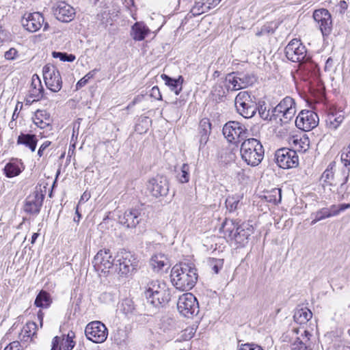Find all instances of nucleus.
I'll return each mask as SVG.
<instances>
[{
    "label": "nucleus",
    "instance_id": "obj_58",
    "mask_svg": "<svg viewBox=\"0 0 350 350\" xmlns=\"http://www.w3.org/2000/svg\"><path fill=\"white\" fill-rule=\"evenodd\" d=\"M61 341V338L59 336H55L53 338L52 345L51 350H61V348L59 347V342Z\"/></svg>",
    "mask_w": 350,
    "mask_h": 350
},
{
    "label": "nucleus",
    "instance_id": "obj_10",
    "mask_svg": "<svg viewBox=\"0 0 350 350\" xmlns=\"http://www.w3.org/2000/svg\"><path fill=\"white\" fill-rule=\"evenodd\" d=\"M85 334L88 340L95 343H101L106 340L108 330L100 321H92L87 325Z\"/></svg>",
    "mask_w": 350,
    "mask_h": 350
},
{
    "label": "nucleus",
    "instance_id": "obj_40",
    "mask_svg": "<svg viewBox=\"0 0 350 350\" xmlns=\"http://www.w3.org/2000/svg\"><path fill=\"white\" fill-rule=\"evenodd\" d=\"M335 166L336 163L334 161L331 162L321 175V179L323 180V182L327 183L329 185L336 184V183H334V168Z\"/></svg>",
    "mask_w": 350,
    "mask_h": 350
},
{
    "label": "nucleus",
    "instance_id": "obj_62",
    "mask_svg": "<svg viewBox=\"0 0 350 350\" xmlns=\"http://www.w3.org/2000/svg\"><path fill=\"white\" fill-rule=\"evenodd\" d=\"M350 208V204H342L339 205V206H336V211H338V215L340 212L346 210L347 208Z\"/></svg>",
    "mask_w": 350,
    "mask_h": 350
},
{
    "label": "nucleus",
    "instance_id": "obj_63",
    "mask_svg": "<svg viewBox=\"0 0 350 350\" xmlns=\"http://www.w3.org/2000/svg\"><path fill=\"white\" fill-rule=\"evenodd\" d=\"M7 38V32L0 26V43Z\"/></svg>",
    "mask_w": 350,
    "mask_h": 350
},
{
    "label": "nucleus",
    "instance_id": "obj_16",
    "mask_svg": "<svg viewBox=\"0 0 350 350\" xmlns=\"http://www.w3.org/2000/svg\"><path fill=\"white\" fill-rule=\"evenodd\" d=\"M147 189L155 198L166 196L169 191V183L165 176H157L148 181Z\"/></svg>",
    "mask_w": 350,
    "mask_h": 350
},
{
    "label": "nucleus",
    "instance_id": "obj_54",
    "mask_svg": "<svg viewBox=\"0 0 350 350\" xmlns=\"http://www.w3.org/2000/svg\"><path fill=\"white\" fill-rule=\"evenodd\" d=\"M239 350H263L261 347L258 345L252 343H246L241 345Z\"/></svg>",
    "mask_w": 350,
    "mask_h": 350
},
{
    "label": "nucleus",
    "instance_id": "obj_49",
    "mask_svg": "<svg viewBox=\"0 0 350 350\" xmlns=\"http://www.w3.org/2000/svg\"><path fill=\"white\" fill-rule=\"evenodd\" d=\"M96 70H92L90 71L88 74H86L83 78H81L76 85L77 89L81 88L82 87L85 86L88 81L91 79H92L95 74H96Z\"/></svg>",
    "mask_w": 350,
    "mask_h": 350
},
{
    "label": "nucleus",
    "instance_id": "obj_22",
    "mask_svg": "<svg viewBox=\"0 0 350 350\" xmlns=\"http://www.w3.org/2000/svg\"><path fill=\"white\" fill-rule=\"evenodd\" d=\"M33 123L40 129L52 130V120L51 115L46 110L38 109L32 118Z\"/></svg>",
    "mask_w": 350,
    "mask_h": 350
},
{
    "label": "nucleus",
    "instance_id": "obj_2",
    "mask_svg": "<svg viewBox=\"0 0 350 350\" xmlns=\"http://www.w3.org/2000/svg\"><path fill=\"white\" fill-rule=\"evenodd\" d=\"M241 159L249 165H258L264 157V148L259 140L248 138L244 140L240 148Z\"/></svg>",
    "mask_w": 350,
    "mask_h": 350
},
{
    "label": "nucleus",
    "instance_id": "obj_61",
    "mask_svg": "<svg viewBox=\"0 0 350 350\" xmlns=\"http://www.w3.org/2000/svg\"><path fill=\"white\" fill-rule=\"evenodd\" d=\"M338 6L340 8V12L341 14H344L346 10L348 8L347 3L344 0H342L339 2Z\"/></svg>",
    "mask_w": 350,
    "mask_h": 350
},
{
    "label": "nucleus",
    "instance_id": "obj_17",
    "mask_svg": "<svg viewBox=\"0 0 350 350\" xmlns=\"http://www.w3.org/2000/svg\"><path fill=\"white\" fill-rule=\"evenodd\" d=\"M314 20L319 24L323 36H329L332 30L331 14L326 9L317 10L313 13Z\"/></svg>",
    "mask_w": 350,
    "mask_h": 350
},
{
    "label": "nucleus",
    "instance_id": "obj_7",
    "mask_svg": "<svg viewBox=\"0 0 350 350\" xmlns=\"http://www.w3.org/2000/svg\"><path fill=\"white\" fill-rule=\"evenodd\" d=\"M177 308L181 315L191 318L199 312V305L196 297L191 293H185L180 296Z\"/></svg>",
    "mask_w": 350,
    "mask_h": 350
},
{
    "label": "nucleus",
    "instance_id": "obj_13",
    "mask_svg": "<svg viewBox=\"0 0 350 350\" xmlns=\"http://www.w3.org/2000/svg\"><path fill=\"white\" fill-rule=\"evenodd\" d=\"M319 116L312 111L302 110L295 120L296 126L303 131H309L317 126Z\"/></svg>",
    "mask_w": 350,
    "mask_h": 350
},
{
    "label": "nucleus",
    "instance_id": "obj_52",
    "mask_svg": "<svg viewBox=\"0 0 350 350\" xmlns=\"http://www.w3.org/2000/svg\"><path fill=\"white\" fill-rule=\"evenodd\" d=\"M273 32H274V29L272 27V24L268 23V24H265L262 27H261L260 29L258 30L256 33V36H264V35H269L270 33H273Z\"/></svg>",
    "mask_w": 350,
    "mask_h": 350
},
{
    "label": "nucleus",
    "instance_id": "obj_15",
    "mask_svg": "<svg viewBox=\"0 0 350 350\" xmlns=\"http://www.w3.org/2000/svg\"><path fill=\"white\" fill-rule=\"evenodd\" d=\"M44 199V195L42 191H34L25 199L23 206L24 211L30 215H38L42 206Z\"/></svg>",
    "mask_w": 350,
    "mask_h": 350
},
{
    "label": "nucleus",
    "instance_id": "obj_9",
    "mask_svg": "<svg viewBox=\"0 0 350 350\" xmlns=\"http://www.w3.org/2000/svg\"><path fill=\"white\" fill-rule=\"evenodd\" d=\"M275 159L278 165L283 169L295 167L299 164L296 151L288 148L278 150L275 154Z\"/></svg>",
    "mask_w": 350,
    "mask_h": 350
},
{
    "label": "nucleus",
    "instance_id": "obj_43",
    "mask_svg": "<svg viewBox=\"0 0 350 350\" xmlns=\"http://www.w3.org/2000/svg\"><path fill=\"white\" fill-rule=\"evenodd\" d=\"M3 171L5 176L8 178L16 176L21 172L18 166L12 163H7L3 169Z\"/></svg>",
    "mask_w": 350,
    "mask_h": 350
},
{
    "label": "nucleus",
    "instance_id": "obj_33",
    "mask_svg": "<svg viewBox=\"0 0 350 350\" xmlns=\"http://www.w3.org/2000/svg\"><path fill=\"white\" fill-rule=\"evenodd\" d=\"M239 225L233 220L226 219L220 228V231L224 233L225 238L231 241Z\"/></svg>",
    "mask_w": 350,
    "mask_h": 350
},
{
    "label": "nucleus",
    "instance_id": "obj_42",
    "mask_svg": "<svg viewBox=\"0 0 350 350\" xmlns=\"http://www.w3.org/2000/svg\"><path fill=\"white\" fill-rule=\"evenodd\" d=\"M241 196L239 195L229 196L227 197L225 204L229 212L235 211L239 206Z\"/></svg>",
    "mask_w": 350,
    "mask_h": 350
},
{
    "label": "nucleus",
    "instance_id": "obj_47",
    "mask_svg": "<svg viewBox=\"0 0 350 350\" xmlns=\"http://www.w3.org/2000/svg\"><path fill=\"white\" fill-rule=\"evenodd\" d=\"M75 334L73 332H69L66 339H63L62 346L64 350H72L75 346V342L73 340Z\"/></svg>",
    "mask_w": 350,
    "mask_h": 350
},
{
    "label": "nucleus",
    "instance_id": "obj_38",
    "mask_svg": "<svg viewBox=\"0 0 350 350\" xmlns=\"http://www.w3.org/2000/svg\"><path fill=\"white\" fill-rule=\"evenodd\" d=\"M262 198L268 202L273 204H277L282 200V190L279 188H274L270 191H266Z\"/></svg>",
    "mask_w": 350,
    "mask_h": 350
},
{
    "label": "nucleus",
    "instance_id": "obj_27",
    "mask_svg": "<svg viewBox=\"0 0 350 350\" xmlns=\"http://www.w3.org/2000/svg\"><path fill=\"white\" fill-rule=\"evenodd\" d=\"M29 97L34 100H40L44 98V88L39 77L35 74L31 78V88L29 91Z\"/></svg>",
    "mask_w": 350,
    "mask_h": 350
},
{
    "label": "nucleus",
    "instance_id": "obj_24",
    "mask_svg": "<svg viewBox=\"0 0 350 350\" xmlns=\"http://www.w3.org/2000/svg\"><path fill=\"white\" fill-rule=\"evenodd\" d=\"M211 124L208 118H202L199 124V148L204 147L208 141Z\"/></svg>",
    "mask_w": 350,
    "mask_h": 350
},
{
    "label": "nucleus",
    "instance_id": "obj_19",
    "mask_svg": "<svg viewBox=\"0 0 350 350\" xmlns=\"http://www.w3.org/2000/svg\"><path fill=\"white\" fill-rule=\"evenodd\" d=\"M141 211L137 208H131L124 211L119 216V223L126 228H135L142 220Z\"/></svg>",
    "mask_w": 350,
    "mask_h": 350
},
{
    "label": "nucleus",
    "instance_id": "obj_20",
    "mask_svg": "<svg viewBox=\"0 0 350 350\" xmlns=\"http://www.w3.org/2000/svg\"><path fill=\"white\" fill-rule=\"evenodd\" d=\"M252 232V226L247 224L242 223L235 230L231 241H234L238 247H244L248 243L249 237Z\"/></svg>",
    "mask_w": 350,
    "mask_h": 350
},
{
    "label": "nucleus",
    "instance_id": "obj_23",
    "mask_svg": "<svg viewBox=\"0 0 350 350\" xmlns=\"http://www.w3.org/2000/svg\"><path fill=\"white\" fill-rule=\"evenodd\" d=\"M345 118V112L336 109H330L326 118V125L329 129L336 130Z\"/></svg>",
    "mask_w": 350,
    "mask_h": 350
},
{
    "label": "nucleus",
    "instance_id": "obj_64",
    "mask_svg": "<svg viewBox=\"0 0 350 350\" xmlns=\"http://www.w3.org/2000/svg\"><path fill=\"white\" fill-rule=\"evenodd\" d=\"M237 176L239 178V180H244L245 178V171L244 170H241L239 172H237Z\"/></svg>",
    "mask_w": 350,
    "mask_h": 350
},
{
    "label": "nucleus",
    "instance_id": "obj_30",
    "mask_svg": "<svg viewBox=\"0 0 350 350\" xmlns=\"http://www.w3.org/2000/svg\"><path fill=\"white\" fill-rule=\"evenodd\" d=\"M37 325L33 321L27 322L23 327L19 338L21 341H32L33 338L36 336Z\"/></svg>",
    "mask_w": 350,
    "mask_h": 350
},
{
    "label": "nucleus",
    "instance_id": "obj_60",
    "mask_svg": "<svg viewBox=\"0 0 350 350\" xmlns=\"http://www.w3.org/2000/svg\"><path fill=\"white\" fill-rule=\"evenodd\" d=\"M51 144V142L49 141H46L44 142L40 147L38 151V154L39 157H42L43 155V152L44 150L48 148Z\"/></svg>",
    "mask_w": 350,
    "mask_h": 350
},
{
    "label": "nucleus",
    "instance_id": "obj_37",
    "mask_svg": "<svg viewBox=\"0 0 350 350\" xmlns=\"http://www.w3.org/2000/svg\"><path fill=\"white\" fill-rule=\"evenodd\" d=\"M241 86L245 88L253 85L257 80L256 77L252 72H243L237 71V77Z\"/></svg>",
    "mask_w": 350,
    "mask_h": 350
},
{
    "label": "nucleus",
    "instance_id": "obj_57",
    "mask_svg": "<svg viewBox=\"0 0 350 350\" xmlns=\"http://www.w3.org/2000/svg\"><path fill=\"white\" fill-rule=\"evenodd\" d=\"M221 0H207L206 4L204 6H206L204 9L210 10L212 8H214L216 5H217Z\"/></svg>",
    "mask_w": 350,
    "mask_h": 350
},
{
    "label": "nucleus",
    "instance_id": "obj_50",
    "mask_svg": "<svg viewBox=\"0 0 350 350\" xmlns=\"http://www.w3.org/2000/svg\"><path fill=\"white\" fill-rule=\"evenodd\" d=\"M206 2H196L195 5L192 8L191 12L194 16H198L202 13L208 12V10L204 9L206 7L204 6Z\"/></svg>",
    "mask_w": 350,
    "mask_h": 350
},
{
    "label": "nucleus",
    "instance_id": "obj_26",
    "mask_svg": "<svg viewBox=\"0 0 350 350\" xmlns=\"http://www.w3.org/2000/svg\"><path fill=\"white\" fill-rule=\"evenodd\" d=\"M150 30L144 22H136L131 27V36L136 41H142L145 39Z\"/></svg>",
    "mask_w": 350,
    "mask_h": 350
},
{
    "label": "nucleus",
    "instance_id": "obj_55",
    "mask_svg": "<svg viewBox=\"0 0 350 350\" xmlns=\"http://www.w3.org/2000/svg\"><path fill=\"white\" fill-rule=\"evenodd\" d=\"M150 96L157 100H162V96L160 92V90L157 86H154L151 89Z\"/></svg>",
    "mask_w": 350,
    "mask_h": 350
},
{
    "label": "nucleus",
    "instance_id": "obj_5",
    "mask_svg": "<svg viewBox=\"0 0 350 350\" xmlns=\"http://www.w3.org/2000/svg\"><path fill=\"white\" fill-rule=\"evenodd\" d=\"M237 112L245 118H252L258 110L254 96L250 95L247 91L240 92L234 100Z\"/></svg>",
    "mask_w": 350,
    "mask_h": 350
},
{
    "label": "nucleus",
    "instance_id": "obj_51",
    "mask_svg": "<svg viewBox=\"0 0 350 350\" xmlns=\"http://www.w3.org/2000/svg\"><path fill=\"white\" fill-rule=\"evenodd\" d=\"M224 265V260L219 258H213L210 261V265L215 273H218Z\"/></svg>",
    "mask_w": 350,
    "mask_h": 350
},
{
    "label": "nucleus",
    "instance_id": "obj_46",
    "mask_svg": "<svg viewBox=\"0 0 350 350\" xmlns=\"http://www.w3.org/2000/svg\"><path fill=\"white\" fill-rule=\"evenodd\" d=\"M53 58H59L62 62H72L75 60L76 57L73 54H68L65 52L53 51L52 53Z\"/></svg>",
    "mask_w": 350,
    "mask_h": 350
},
{
    "label": "nucleus",
    "instance_id": "obj_1",
    "mask_svg": "<svg viewBox=\"0 0 350 350\" xmlns=\"http://www.w3.org/2000/svg\"><path fill=\"white\" fill-rule=\"evenodd\" d=\"M170 278L172 284L176 289L188 291L195 286L198 274L194 265L181 262L172 267Z\"/></svg>",
    "mask_w": 350,
    "mask_h": 350
},
{
    "label": "nucleus",
    "instance_id": "obj_29",
    "mask_svg": "<svg viewBox=\"0 0 350 350\" xmlns=\"http://www.w3.org/2000/svg\"><path fill=\"white\" fill-rule=\"evenodd\" d=\"M161 78L165 81V84L167 85L176 95H178L182 91V85L184 81L182 76H179L177 79H174L165 74H162Z\"/></svg>",
    "mask_w": 350,
    "mask_h": 350
},
{
    "label": "nucleus",
    "instance_id": "obj_18",
    "mask_svg": "<svg viewBox=\"0 0 350 350\" xmlns=\"http://www.w3.org/2000/svg\"><path fill=\"white\" fill-rule=\"evenodd\" d=\"M52 10L55 18L61 22L69 23L75 18V9L65 1L57 2Z\"/></svg>",
    "mask_w": 350,
    "mask_h": 350
},
{
    "label": "nucleus",
    "instance_id": "obj_56",
    "mask_svg": "<svg viewBox=\"0 0 350 350\" xmlns=\"http://www.w3.org/2000/svg\"><path fill=\"white\" fill-rule=\"evenodd\" d=\"M4 350H22V349L18 341H14L6 346Z\"/></svg>",
    "mask_w": 350,
    "mask_h": 350
},
{
    "label": "nucleus",
    "instance_id": "obj_48",
    "mask_svg": "<svg viewBox=\"0 0 350 350\" xmlns=\"http://www.w3.org/2000/svg\"><path fill=\"white\" fill-rule=\"evenodd\" d=\"M127 338V331L123 328H118L114 334V340L118 345H122Z\"/></svg>",
    "mask_w": 350,
    "mask_h": 350
},
{
    "label": "nucleus",
    "instance_id": "obj_28",
    "mask_svg": "<svg viewBox=\"0 0 350 350\" xmlns=\"http://www.w3.org/2000/svg\"><path fill=\"white\" fill-rule=\"evenodd\" d=\"M312 336L310 332L304 330L301 338H297V340L292 345L291 350H311L310 337Z\"/></svg>",
    "mask_w": 350,
    "mask_h": 350
},
{
    "label": "nucleus",
    "instance_id": "obj_53",
    "mask_svg": "<svg viewBox=\"0 0 350 350\" xmlns=\"http://www.w3.org/2000/svg\"><path fill=\"white\" fill-rule=\"evenodd\" d=\"M18 56V51L14 48H11L6 52H5L4 57L7 60H14Z\"/></svg>",
    "mask_w": 350,
    "mask_h": 350
},
{
    "label": "nucleus",
    "instance_id": "obj_4",
    "mask_svg": "<svg viewBox=\"0 0 350 350\" xmlns=\"http://www.w3.org/2000/svg\"><path fill=\"white\" fill-rule=\"evenodd\" d=\"M296 113V103L295 100L290 97L284 98L271 111V120L280 121L284 124L290 122Z\"/></svg>",
    "mask_w": 350,
    "mask_h": 350
},
{
    "label": "nucleus",
    "instance_id": "obj_32",
    "mask_svg": "<svg viewBox=\"0 0 350 350\" xmlns=\"http://www.w3.org/2000/svg\"><path fill=\"white\" fill-rule=\"evenodd\" d=\"M337 215L336 205H332L330 208H323L314 213V219L311 221V224L314 225L319 221Z\"/></svg>",
    "mask_w": 350,
    "mask_h": 350
},
{
    "label": "nucleus",
    "instance_id": "obj_34",
    "mask_svg": "<svg viewBox=\"0 0 350 350\" xmlns=\"http://www.w3.org/2000/svg\"><path fill=\"white\" fill-rule=\"evenodd\" d=\"M341 161L344 163V165L345 167V168L343 169L342 171L344 175L343 180L340 183V189L342 190L343 189L344 185L347 183L349 180L350 172V150L345 149V150L342 152Z\"/></svg>",
    "mask_w": 350,
    "mask_h": 350
},
{
    "label": "nucleus",
    "instance_id": "obj_6",
    "mask_svg": "<svg viewBox=\"0 0 350 350\" xmlns=\"http://www.w3.org/2000/svg\"><path fill=\"white\" fill-rule=\"evenodd\" d=\"M223 134L229 142H239L246 140L248 133L245 125L237 121H230L223 127Z\"/></svg>",
    "mask_w": 350,
    "mask_h": 350
},
{
    "label": "nucleus",
    "instance_id": "obj_35",
    "mask_svg": "<svg viewBox=\"0 0 350 350\" xmlns=\"http://www.w3.org/2000/svg\"><path fill=\"white\" fill-rule=\"evenodd\" d=\"M312 317V312L308 308L296 309L293 315L294 321L299 324H306Z\"/></svg>",
    "mask_w": 350,
    "mask_h": 350
},
{
    "label": "nucleus",
    "instance_id": "obj_11",
    "mask_svg": "<svg viewBox=\"0 0 350 350\" xmlns=\"http://www.w3.org/2000/svg\"><path fill=\"white\" fill-rule=\"evenodd\" d=\"M21 24L29 32L38 31L42 25L43 31H46L49 27L47 23H44V17L40 12L25 13L21 19Z\"/></svg>",
    "mask_w": 350,
    "mask_h": 350
},
{
    "label": "nucleus",
    "instance_id": "obj_25",
    "mask_svg": "<svg viewBox=\"0 0 350 350\" xmlns=\"http://www.w3.org/2000/svg\"><path fill=\"white\" fill-rule=\"evenodd\" d=\"M150 264L155 272L163 271L170 267L167 258L161 253L153 255L150 258Z\"/></svg>",
    "mask_w": 350,
    "mask_h": 350
},
{
    "label": "nucleus",
    "instance_id": "obj_59",
    "mask_svg": "<svg viewBox=\"0 0 350 350\" xmlns=\"http://www.w3.org/2000/svg\"><path fill=\"white\" fill-rule=\"evenodd\" d=\"M258 109V112H259V115H260V118H262L264 120H271L270 119V117L271 116V114L269 113V111H267L265 110V109H262V107H260V109Z\"/></svg>",
    "mask_w": 350,
    "mask_h": 350
},
{
    "label": "nucleus",
    "instance_id": "obj_21",
    "mask_svg": "<svg viewBox=\"0 0 350 350\" xmlns=\"http://www.w3.org/2000/svg\"><path fill=\"white\" fill-rule=\"evenodd\" d=\"M170 288L167 286H163V289L151 296V298H147L146 299L148 304L154 308H159L167 304L170 301Z\"/></svg>",
    "mask_w": 350,
    "mask_h": 350
},
{
    "label": "nucleus",
    "instance_id": "obj_45",
    "mask_svg": "<svg viewBox=\"0 0 350 350\" xmlns=\"http://www.w3.org/2000/svg\"><path fill=\"white\" fill-rule=\"evenodd\" d=\"M189 165L187 163H184L181 167L180 172L177 174V178L180 183H187L189 181Z\"/></svg>",
    "mask_w": 350,
    "mask_h": 350
},
{
    "label": "nucleus",
    "instance_id": "obj_41",
    "mask_svg": "<svg viewBox=\"0 0 350 350\" xmlns=\"http://www.w3.org/2000/svg\"><path fill=\"white\" fill-rule=\"evenodd\" d=\"M237 77V72H233L232 73H229L226 77V81L229 84L232 85V87L230 85L227 86V89L231 91H236L240 89H242L241 84L239 83V81Z\"/></svg>",
    "mask_w": 350,
    "mask_h": 350
},
{
    "label": "nucleus",
    "instance_id": "obj_3",
    "mask_svg": "<svg viewBox=\"0 0 350 350\" xmlns=\"http://www.w3.org/2000/svg\"><path fill=\"white\" fill-rule=\"evenodd\" d=\"M138 261L134 255L128 251L122 250L118 252L115 256L113 273L121 277H129L136 270Z\"/></svg>",
    "mask_w": 350,
    "mask_h": 350
},
{
    "label": "nucleus",
    "instance_id": "obj_14",
    "mask_svg": "<svg viewBox=\"0 0 350 350\" xmlns=\"http://www.w3.org/2000/svg\"><path fill=\"white\" fill-rule=\"evenodd\" d=\"M286 57L293 62H300L307 60L306 49L299 40H292L285 47Z\"/></svg>",
    "mask_w": 350,
    "mask_h": 350
},
{
    "label": "nucleus",
    "instance_id": "obj_31",
    "mask_svg": "<svg viewBox=\"0 0 350 350\" xmlns=\"http://www.w3.org/2000/svg\"><path fill=\"white\" fill-rule=\"evenodd\" d=\"M38 139L36 135L21 133L17 138V144L25 145L28 147L31 152H34L36 148Z\"/></svg>",
    "mask_w": 350,
    "mask_h": 350
},
{
    "label": "nucleus",
    "instance_id": "obj_8",
    "mask_svg": "<svg viewBox=\"0 0 350 350\" xmlns=\"http://www.w3.org/2000/svg\"><path fill=\"white\" fill-rule=\"evenodd\" d=\"M43 78L48 89L58 92L62 88V79L58 69L53 65L46 64L42 68Z\"/></svg>",
    "mask_w": 350,
    "mask_h": 350
},
{
    "label": "nucleus",
    "instance_id": "obj_44",
    "mask_svg": "<svg viewBox=\"0 0 350 350\" xmlns=\"http://www.w3.org/2000/svg\"><path fill=\"white\" fill-rule=\"evenodd\" d=\"M293 143L299 151L306 152L309 148L310 141L307 137L303 136L299 139H293Z\"/></svg>",
    "mask_w": 350,
    "mask_h": 350
},
{
    "label": "nucleus",
    "instance_id": "obj_12",
    "mask_svg": "<svg viewBox=\"0 0 350 350\" xmlns=\"http://www.w3.org/2000/svg\"><path fill=\"white\" fill-rule=\"evenodd\" d=\"M93 263L102 272L113 273L115 257L113 258L110 250H100L94 258Z\"/></svg>",
    "mask_w": 350,
    "mask_h": 350
},
{
    "label": "nucleus",
    "instance_id": "obj_36",
    "mask_svg": "<svg viewBox=\"0 0 350 350\" xmlns=\"http://www.w3.org/2000/svg\"><path fill=\"white\" fill-rule=\"evenodd\" d=\"M163 286H167L166 283L159 280H151L147 284L146 290L144 292L146 298H151L156 293L163 289Z\"/></svg>",
    "mask_w": 350,
    "mask_h": 350
},
{
    "label": "nucleus",
    "instance_id": "obj_39",
    "mask_svg": "<svg viewBox=\"0 0 350 350\" xmlns=\"http://www.w3.org/2000/svg\"><path fill=\"white\" fill-rule=\"evenodd\" d=\"M51 304L49 293L43 290L40 291L36 297L34 304L39 308H47Z\"/></svg>",
    "mask_w": 350,
    "mask_h": 350
}]
</instances>
